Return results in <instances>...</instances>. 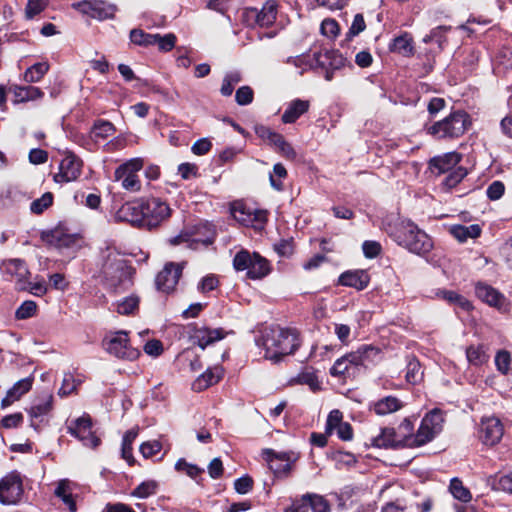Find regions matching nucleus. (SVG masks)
Here are the masks:
<instances>
[{"label": "nucleus", "mask_w": 512, "mask_h": 512, "mask_svg": "<svg viewBox=\"0 0 512 512\" xmlns=\"http://www.w3.org/2000/svg\"><path fill=\"white\" fill-rule=\"evenodd\" d=\"M257 344L264 350L265 359L278 362L296 351L299 339L290 329L273 327L264 332Z\"/></svg>", "instance_id": "1"}, {"label": "nucleus", "mask_w": 512, "mask_h": 512, "mask_svg": "<svg viewBox=\"0 0 512 512\" xmlns=\"http://www.w3.org/2000/svg\"><path fill=\"white\" fill-rule=\"evenodd\" d=\"M400 246L415 254H424L431 250V238L410 220H401L390 233Z\"/></svg>", "instance_id": "2"}, {"label": "nucleus", "mask_w": 512, "mask_h": 512, "mask_svg": "<svg viewBox=\"0 0 512 512\" xmlns=\"http://www.w3.org/2000/svg\"><path fill=\"white\" fill-rule=\"evenodd\" d=\"M471 124L469 115L462 110L450 113L444 119L427 126V133L437 139L458 138Z\"/></svg>", "instance_id": "3"}, {"label": "nucleus", "mask_w": 512, "mask_h": 512, "mask_svg": "<svg viewBox=\"0 0 512 512\" xmlns=\"http://www.w3.org/2000/svg\"><path fill=\"white\" fill-rule=\"evenodd\" d=\"M40 382L34 389V397L41 398L43 403L34 404V419L39 418L40 424L47 425L53 409L55 376L51 371L44 372L40 375Z\"/></svg>", "instance_id": "4"}, {"label": "nucleus", "mask_w": 512, "mask_h": 512, "mask_svg": "<svg viewBox=\"0 0 512 512\" xmlns=\"http://www.w3.org/2000/svg\"><path fill=\"white\" fill-rule=\"evenodd\" d=\"M104 350L110 355L127 361H134L140 356V351L134 348L124 330L109 332L102 342Z\"/></svg>", "instance_id": "5"}, {"label": "nucleus", "mask_w": 512, "mask_h": 512, "mask_svg": "<svg viewBox=\"0 0 512 512\" xmlns=\"http://www.w3.org/2000/svg\"><path fill=\"white\" fill-rule=\"evenodd\" d=\"M133 274V268L122 258H109L103 265V275L107 285L116 290H125L130 287Z\"/></svg>", "instance_id": "6"}, {"label": "nucleus", "mask_w": 512, "mask_h": 512, "mask_svg": "<svg viewBox=\"0 0 512 512\" xmlns=\"http://www.w3.org/2000/svg\"><path fill=\"white\" fill-rule=\"evenodd\" d=\"M233 266L237 271L247 270L250 279H261L269 274L270 266L268 261L257 253L250 254L242 250L233 259Z\"/></svg>", "instance_id": "7"}, {"label": "nucleus", "mask_w": 512, "mask_h": 512, "mask_svg": "<svg viewBox=\"0 0 512 512\" xmlns=\"http://www.w3.org/2000/svg\"><path fill=\"white\" fill-rule=\"evenodd\" d=\"M142 158H132L118 166L114 172V181L120 182L121 187L129 192H139L141 181L138 172L143 168Z\"/></svg>", "instance_id": "8"}, {"label": "nucleus", "mask_w": 512, "mask_h": 512, "mask_svg": "<svg viewBox=\"0 0 512 512\" xmlns=\"http://www.w3.org/2000/svg\"><path fill=\"white\" fill-rule=\"evenodd\" d=\"M263 458L268 463L270 470L273 471L276 477H288L293 464L298 459V454L288 452H275L272 449H265L262 453Z\"/></svg>", "instance_id": "9"}, {"label": "nucleus", "mask_w": 512, "mask_h": 512, "mask_svg": "<svg viewBox=\"0 0 512 512\" xmlns=\"http://www.w3.org/2000/svg\"><path fill=\"white\" fill-rule=\"evenodd\" d=\"M23 495L21 475L12 471L0 479V503L3 505L17 504Z\"/></svg>", "instance_id": "10"}, {"label": "nucleus", "mask_w": 512, "mask_h": 512, "mask_svg": "<svg viewBox=\"0 0 512 512\" xmlns=\"http://www.w3.org/2000/svg\"><path fill=\"white\" fill-rule=\"evenodd\" d=\"M144 203V227L148 229L156 228L171 216L169 205L159 198H149L143 200Z\"/></svg>", "instance_id": "11"}, {"label": "nucleus", "mask_w": 512, "mask_h": 512, "mask_svg": "<svg viewBox=\"0 0 512 512\" xmlns=\"http://www.w3.org/2000/svg\"><path fill=\"white\" fill-rule=\"evenodd\" d=\"M231 214L240 224L256 229L262 228L267 221L265 210L252 209L241 202L232 205Z\"/></svg>", "instance_id": "12"}, {"label": "nucleus", "mask_w": 512, "mask_h": 512, "mask_svg": "<svg viewBox=\"0 0 512 512\" xmlns=\"http://www.w3.org/2000/svg\"><path fill=\"white\" fill-rule=\"evenodd\" d=\"M277 7L278 5L275 0H268L260 10L257 8H246L243 16L248 24L269 27L276 20L278 13Z\"/></svg>", "instance_id": "13"}, {"label": "nucleus", "mask_w": 512, "mask_h": 512, "mask_svg": "<svg viewBox=\"0 0 512 512\" xmlns=\"http://www.w3.org/2000/svg\"><path fill=\"white\" fill-rule=\"evenodd\" d=\"M68 431L87 447L95 448L100 444V439L92 431V421L88 415L71 421Z\"/></svg>", "instance_id": "14"}, {"label": "nucleus", "mask_w": 512, "mask_h": 512, "mask_svg": "<svg viewBox=\"0 0 512 512\" xmlns=\"http://www.w3.org/2000/svg\"><path fill=\"white\" fill-rule=\"evenodd\" d=\"M2 268L5 274L15 279L16 289L19 291H28L32 289L30 271L26 264L20 259H10L4 261Z\"/></svg>", "instance_id": "15"}, {"label": "nucleus", "mask_w": 512, "mask_h": 512, "mask_svg": "<svg viewBox=\"0 0 512 512\" xmlns=\"http://www.w3.org/2000/svg\"><path fill=\"white\" fill-rule=\"evenodd\" d=\"M41 239L47 244L59 249L79 248L81 237L77 234L67 233L63 228L57 227L50 231H43Z\"/></svg>", "instance_id": "16"}, {"label": "nucleus", "mask_w": 512, "mask_h": 512, "mask_svg": "<svg viewBox=\"0 0 512 512\" xmlns=\"http://www.w3.org/2000/svg\"><path fill=\"white\" fill-rule=\"evenodd\" d=\"M476 296L491 307L502 313L510 310V303L506 297L492 286L485 283H477L475 286Z\"/></svg>", "instance_id": "17"}, {"label": "nucleus", "mask_w": 512, "mask_h": 512, "mask_svg": "<svg viewBox=\"0 0 512 512\" xmlns=\"http://www.w3.org/2000/svg\"><path fill=\"white\" fill-rule=\"evenodd\" d=\"M504 427L500 419L496 417H484L481 420L478 436L481 442L488 446H494L502 439Z\"/></svg>", "instance_id": "18"}, {"label": "nucleus", "mask_w": 512, "mask_h": 512, "mask_svg": "<svg viewBox=\"0 0 512 512\" xmlns=\"http://www.w3.org/2000/svg\"><path fill=\"white\" fill-rule=\"evenodd\" d=\"M182 269V264L167 263L156 276L157 289L165 293L173 291L182 275Z\"/></svg>", "instance_id": "19"}, {"label": "nucleus", "mask_w": 512, "mask_h": 512, "mask_svg": "<svg viewBox=\"0 0 512 512\" xmlns=\"http://www.w3.org/2000/svg\"><path fill=\"white\" fill-rule=\"evenodd\" d=\"M82 161L73 154H67L61 161L59 172L54 175L56 183L75 181L81 174Z\"/></svg>", "instance_id": "20"}, {"label": "nucleus", "mask_w": 512, "mask_h": 512, "mask_svg": "<svg viewBox=\"0 0 512 512\" xmlns=\"http://www.w3.org/2000/svg\"><path fill=\"white\" fill-rule=\"evenodd\" d=\"M406 436H399L393 428H382L379 434L370 438V445L376 448H397L406 447L404 440Z\"/></svg>", "instance_id": "21"}, {"label": "nucleus", "mask_w": 512, "mask_h": 512, "mask_svg": "<svg viewBox=\"0 0 512 512\" xmlns=\"http://www.w3.org/2000/svg\"><path fill=\"white\" fill-rule=\"evenodd\" d=\"M225 336L224 330L221 328L211 329L207 327H194L190 338L194 344H197L202 350L208 345L223 339Z\"/></svg>", "instance_id": "22"}, {"label": "nucleus", "mask_w": 512, "mask_h": 512, "mask_svg": "<svg viewBox=\"0 0 512 512\" xmlns=\"http://www.w3.org/2000/svg\"><path fill=\"white\" fill-rule=\"evenodd\" d=\"M144 216L143 200L126 203L118 211L120 219L142 227H144Z\"/></svg>", "instance_id": "23"}, {"label": "nucleus", "mask_w": 512, "mask_h": 512, "mask_svg": "<svg viewBox=\"0 0 512 512\" xmlns=\"http://www.w3.org/2000/svg\"><path fill=\"white\" fill-rule=\"evenodd\" d=\"M461 155L456 152H449L442 156L434 157L430 160V167L437 170L439 174L448 173L460 166Z\"/></svg>", "instance_id": "24"}, {"label": "nucleus", "mask_w": 512, "mask_h": 512, "mask_svg": "<svg viewBox=\"0 0 512 512\" xmlns=\"http://www.w3.org/2000/svg\"><path fill=\"white\" fill-rule=\"evenodd\" d=\"M339 282L343 286L363 290L368 286L370 277L364 270L347 271L341 274Z\"/></svg>", "instance_id": "25"}, {"label": "nucleus", "mask_w": 512, "mask_h": 512, "mask_svg": "<svg viewBox=\"0 0 512 512\" xmlns=\"http://www.w3.org/2000/svg\"><path fill=\"white\" fill-rule=\"evenodd\" d=\"M314 60L317 67L331 68L332 70L339 69L344 65V58L335 50L315 52Z\"/></svg>", "instance_id": "26"}, {"label": "nucleus", "mask_w": 512, "mask_h": 512, "mask_svg": "<svg viewBox=\"0 0 512 512\" xmlns=\"http://www.w3.org/2000/svg\"><path fill=\"white\" fill-rule=\"evenodd\" d=\"M405 436L406 439L404 440V445L406 447L414 448L423 446L432 441L436 437V434L430 430L424 419H422L417 432L415 434H409Z\"/></svg>", "instance_id": "27"}, {"label": "nucleus", "mask_w": 512, "mask_h": 512, "mask_svg": "<svg viewBox=\"0 0 512 512\" xmlns=\"http://www.w3.org/2000/svg\"><path fill=\"white\" fill-rule=\"evenodd\" d=\"M32 387L30 377L19 380L14 386L8 390L6 396L2 399L1 407L7 408L15 401L19 400L22 395L27 393Z\"/></svg>", "instance_id": "28"}, {"label": "nucleus", "mask_w": 512, "mask_h": 512, "mask_svg": "<svg viewBox=\"0 0 512 512\" xmlns=\"http://www.w3.org/2000/svg\"><path fill=\"white\" fill-rule=\"evenodd\" d=\"M74 484L69 480H61L58 482L57 487L55 488V495L61 499V501L66 505L67 509L70 512H76L77 506L75 502V498L73 495Z\"/></svg>", "instance_id": "29"}, {"label": "nucleus", "mask_w": 512, "mask_h": 512, "mask_svg": "<svg viewBox=\"0 0 512 512\" xmlns=\"http://www.w3.org/2000/svg\"><path fill=\"white\" fill-rule=\"evenodd\" d=\"M309 101L295 99L291 101L282 115V121L285 124L294 123L301 115L309 109Z\"/></svg>", "instance_id": "30"}, {"label": "nucleus", "mask_w": 512, "mask_h": 512, "mask_svg": "<svg viewBox=\"0 0 512 512\" xmlns=\"http://www.w3.org/2000/svg\"><path fill=\"white\" fill-rule=\"evenodd\" d=\"M223 376L222 367L216 366L201 374L193 383L195 391H202L209 386L216 384Z\"/></svg>", "instance_id": "31"}, {"label": "nucleus", "mask_w": 512, "mask_h": 512, "mask_svg": "<svg viewBox=\"0 0 512 512\" xmlns=\"http://www.w3.org/2000/svg\"><path fill=\"white\" fill-rule=\"evenodd\" d=\"M403 403L394 396H387L379 399L373 405L374 412L379 416H385L400 410Z\"/></svg>", "instance_id": "32"}, {"label": "nucleus", "mask_w": 512, "mask_h": 512, "mask_svg": "<svg viewBox=\"0 0 512 512\" xmlns=\"http://www.w3.org/2000/svg\"><path fill=\"white\" fill-rule=\"evenodd\" d=\"M450 233L459 242H466L468 239H476L481 234V227L478 224L465 225H452Z\"/></svg>", "instance_id": "33"}, {"label": "nucleus", "mask_w": 512, "mask_h": 512, "mask_svg": "<svg viewBox=\"0 0 512 512\" xmlns=\"http://www.w3.org/2000/svg\"><path fill=\"white\" fill-rule=\"evenodd\" d=\"M390 50L397 52L404 56H410L413 54L412 38L409 34L405 33L401 36L396 37L390 45Z\"/></svg>", "instance_id": "34"}, {"label": "nucleus", "mask_w": 512, "mask_h": 512, "mask_svg": "<svg viewBox=\"0 0 512 512\" xmlns=\"http://www.w3.org/2000/svg\"><path fill=\"white\" fill-rule=\"evenodd\" d=\"M466 357L470 364L480 366L489 359L483 345H471L466 349Z\"/></svg>", "instance_id": "35"}, {"label": "nucleus", "mask_w": 512, "mask_h": 512, "mask_svg": "<svg viewBox=\"0 0 512 512\" xmlns=\"http://www.w3.org/2000/svg\"><path fill=\"white\" fill-rule=\"evenodd\" d=\"M115 132L114 125L106 120H98L91 129V137L94 139H106Z\"/></svg>", "instance_id": "36"}, {"label": "nucleus", "mask_w": 512, "mask_h": 512, "mask_svg": "<svg viewBox=\"0 0 512 512\" xmlns=\"http://www.w3.org/2000/svg\"><path fill=\"white\" fill-rule=\"evenodd\" d=\"M130 41L138 46L149 47L155 45V34L146 33L142 29H132L129 34Z\"/></svg>", "instance_id": "37"}, {"label": "nucleus", "mask_w": 512, "mask_h": 512, "mask_svg": "<svg viewBox=\"0 0 512 512\" xmlns=\"http://www.w3.org/2000/svg\"><path fill=\"white\" fill-rule=\"evenodd\" d=\"M430 430L438 435L443 429L444 417L439 409H433L423 418Z\"/></svg>", "instance_id": "38"}, {"label": "nucleus", "mask_w": 512, "mask_h": 512, "mask_svg": "<svg viewBox=\"0 0 512 512\" xmlns=\"http://www.w3.org/2000/svg\"><path fill=\"white\" fill-rule=\"evenodd\" d=\"M139 308V297L136 295H130L123 298L116 305V311L121 315H132Z\"/></svg>", "instance_id": "39"}, {"label": "nucleus", "mask_w": 512, "mask_h": 512, "mask_svg": "<svg viewBox=\"0 0 512 512\" xmlns=\"http://www.w3.org/2000/svg\"><path fill=\"white\" fill-rule=\"evenodd\" d=\"M304 499L308 500L309 507L313 512H329L330 505L328 501L321 495L314 493H307L304 495Z\"/></svg>", "instance_id": "40"}, {"label": "nucleus", "mask_w": 512, "mask_h": 512, "mask_svg": "<svg viewBox=\"0 0 512 512\" xmlns=\"http://www.w3.org/2000/svg\"><path fill=\"white\" fill-rule=\"evenodd\" d=\"M356 351L358 355L361 356V363L363 366L374 362L381 353V350L373 345H361Z\"/></svg>", "instance_id": "41"}, {"label": "nucleus", "mask_w": 512, "mask_h": 512, "mask_svg": "<svg viewBox=\"0 0 512 512\" xmlns=\"http://www.w3.org/2000/svg\"><path fill=\"white\" fill-rule=\"evenodd\" d=\"M240 72L232 71L225 75L220 92L223 96H230L233 93L235 85L241 81Z\"/></svg>", "instance_id": "42"}, {"label": "nucleus", "mask_w": 512, "mask_h": 512, "mask_svg": "<svg viewBox=\"0 0 512 512\" xmlns=\"http://www.w3.org/2000/svg\"><path fill=\"white\" fill-rule=\"evenodd\" d=\"M450 492L454 496V498L462 501V502H468L471 500V493L470 491L463 486L462 481H460L457 478H454L451 480L450 483Z\"/></svg>", "instance_id": "43"}, {"label": "nucleus", "mask_w": 512, "mask_h": 512, "mask_svg": "<svg viewBox=\"0 0 512 512\" xmlns=\"http://www.w3.org/2000/svg\"><path fill=\"white\" fill-rule=\"evenodd\" d=\"M423 372L421 371V365L418 360L412 359L407 364L406 370V381L411 384H416L421 381Z\"/></svg>", "instance_id": "44"}, {"label": "nucleus", "mask_w": 512, "mask_h": 512, "mask_svg": "<svg viewBox=\"0 0 512 512\" xmlns=\"http://www.w3.org/2000/svg\"><path fill=\"white\" fill-rule=\"evenodd\" d=\"M80 384V379H76L71 373H65L58 393L60 396H67L74 392Z\"/></svg>", "instance_id": "45"}, {"label": "nucleus", "mask_w": 512, "mask_h": 512, "mask_svg": "<svg viewBox=\"0 0 512 512\" xmlns=\"http://www.w3.org/2000/svg\"><path fill=\"white\" fill-rule=\"evenodd\" d=\"M9 93L12 95L11 101L14 104L29 101L31 98V90L29 87L11 85L9 88Z\"/></svg>", "instance_id": "46"}, {"label": "nucleus", "mask_w": 512, "mask_h": 512, "mask_svg": "<svg viewBox=\"0 0 512 512\" xmlns=\"http://www.w3.org/2000/svg\"><path fill=\"white\" fill-rule=\"evenodd\" d=\"M157 487L158 484L154 480L144 481L134 489L132 495L138 498H147L156 493Z\"/></svg>", "instance_id": "47"}, {"label": "nucleus", "mask_w": 512, "mask_h": 512, "mask_svg": "<svg viewBox=\"0 0 512 512\" xmlns=\"http://www.w3.org/2000/svg\"><path fill=\"white\" fill-rule=\"evenodd\" d=\"M286 176H287L286 168L281 163L275 164L273 167V173L270 174V177H269L271 186L278 191L282 190L283 184L280 180H277L276 178L284 179V178H286Z\"/></svg>", "instance_id": "48"}, {"label": "nucleus", "mask_w": 512, "mask_h": 512, "mask_svg": "<svg viewBox=\"0 0 512 512\" xmlns=\"http://www.w3.org/2000/svg\"><path fill=\"white\" fill-rule=\"evenodd\" d=\"M467 175V170L462 166H457L452 171L448 172L444 180V184L448 188L456 186Z\"/></svg>", "instance_id": "49"}, {"label": "nucleus", "mask_w": 512, "mask_h": 512, "mask_svg": "<svg viewBox=\"0 0 512 512\" xmlns=\"http://www.w3.org/2000/svg\"><path fill=\"white\" fill-rule=\"evenodd\" d=\"M157 39H155V45L158 46V49L162 52L171 51L176 43V36L173 33H168L164 36L159 34H155Z\"/></svg>", "instance_id": "50"}, {"label": "nucleus", "mask_w": 512, "mask_h": 512, "mask_svg": "<svg viewBox=\"0 0 512 512\" xmlns=\"http://www.w3.org/2000/svg\"><path fill=\"white\" fill-rule=\"evenodd\" d=\"M54 196L51 192H45L40 198L34 200V214H41L52 206Z\"/></svg>", "instance_id": "51"}, {"label": "nucleus", "mask_w": 512, "mask_h": 512, "mask_svg": "<svg viewBox=\"0 0 512 512\" xmlns=\"http://www.w3.org/2000/svg\"><path fill=\"white\" fill-rule=\"evenodd\" d=\"M175 469L179 472L186 473L191 478H196L203 472V469L196 465L186 462L184 459H179L175 464Z\"/></svg>", "instance_id": "52"}, {"label": "nucleus", "mask_w": 512, "mask_h": 512, "mask_svg": "<svg viewBox=\"0 0 512 512\" xmlns=\"http://www.w3.org/2000/svg\"><path fill=\"white\" fill-rule=\"evenodd\" d=\"M350 364L347 362L344 356L340 357L335 361L330 369V374L335 377L346 376L350 371Z\"/></svg>", "instance_id": "53"}, {"label": "nucleus", "mask_w": 512, "mask_h": 512, "mask_svg": "<svg viewBox=\"0 0 512 512\" xmlns=\"http://www.w3.org/2000/svg\"><path fill=\"white\" fill-rule=\"evenodd\" d=\"M287 63L293 64L295 67L301 68L302 71L300 74L303 73L304 70L307 68H314L317 67L314 58L309 59L308 56H296V57H289L287 59Z\"/></svg>", "instance_id": "54"}, {"label": "nucleus", "mask_w": 512, "mask_h": 512, "mask_svg": "<svg viewBox=\"0 0 512 512\" xmlns=\"http://www.w3.org/2000/svg\"><path fill=\"white\" fill-rule=\"evenodd\" d=\"M161 449L162 444L157 440L144 442L140 446V452L145 458H150L156 455L160 452Z\"/></svg>", "instance_id": "55"}, {"label": "nucleus", "mask_w": 512, "mask_h": 512, "mask_svg": "<svg viewBox=\"0 0 512 512\" xmlns=\"http://www.w3.org/2000/svg\"><path fill=\"white\" fill-rule=\"evenodd\" d=\"M253 95L249 86H242L236 91L235 100L239 105H248L253 101Z\"/></svg>", "instance_id": "56"}, {"label": "nucleus", "mask_w": 512, "mask_h": 512, "mask_svg": "<svg viewBox=\"0 0 512 512\" xmlns=\"http://www.w3.org/2000/svg\"><path fill=\"white\" fill-rule=\"evenodd\" d=\"M334 333L343 345H348L350 343L351 328L348 325L335 323Z\"/></svg>", "instance_id": "57"}, {"label": "nucleus", "mask_w": 512, "mask_h": 512, "mask_svg": "<svg viewBox=\"0 0 512 512\" xmlns=\"http://www.w3.org/2000/svg\"><path fill=\"white\" fill-rule=\"evenodd\" d=\"M511 362L510 354L506 351H500L497 353L495 357V364L497 366V369L503 373L506 374L509 371Z\"/></svg>", "instance_id": "58"}, {"label": "nucleus", "mask_w": 512, "mask_h": 512, "mask_svg": "<svg viewBox=\"0 0 512 512\" xmlns=\"http://www.w3.org/2000/svg\"><path fill=\"white\" fill-rule=\"evenodd\" d=\"M505 191V186L501 181L492 182L487 188V196L490 200L500 199Z\"/></svg>", "instance_id": "59"}, {"label": "nucleus", "mask_w": 512, "mask_h": 512, "mask_svg": "<svg viewBox=\"0 0 512 512\" xmlns=\"http://www.w3.org/2000/svg\"><path fill=\"white\" fill-rule=\"evenodd\" d=\"M298 381L301 384L308 385L312 390L320 388L318 377L313 372H303L298 376Z\"/></svg>", "instance_id": "60"}, {"label": "nucleus", "mask_w": 512, "mask_h": 512, "mask_svg": "<svg viewBox=\"0 0 512 512\" xmlns=\"http://www.w3.org/2000/svg\"><path fill=\"white\" fill-rule=\"evenodd\" d=\"M143 349L147 355L153 356V357H158L163 352V344L160 340L153 339V340L148 341L144 345Z\"/></svg>", "instance_id": "61"}, {"label": "nucleus", "mask_w": 512, "mask_h": 512, "mask_svg": "<svg viewBox=\"0 0 512 512\" xmlns=\"http://www.w3.org/2000/svg\"><path fill=\"white\" fill-rule=\"evenodd\" d=\"M219 284L218 278L214 275L204 277L198 284V289L202 293H207L214 290Z\"/></svg>", "instance_id": "62"}, {"label": "nucleus", "mask_w": 512, "mask_h": 512, "mask_svg": "<svg viewBox=\"0 0 512 512\" xmlns=\"http://www.w3.org/2000/svg\"><path fill=\"white\" fill-rule=\"evenodd\" d=\"M366 28V23L362 14H356L354 16L353 22L349 28L348 35L356 36L359 33L363 32Z\"/></svg>", "instance_id": "63"}, {"label": "nucleus", "mask_w": 512, "mask_h": 512, "mask_svg": "<svg viewBox=\"0 0 512 512\" xmlns=\"http://www.w3.org/2000/svg\"><path fill=\"white\" fill-rule=\"evenodd\" d=\"M253 487V480L248 477L238 478L234 482V488L239 494H247Z\"/></svg>", "instance_id": "64"}]
</instances>
